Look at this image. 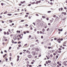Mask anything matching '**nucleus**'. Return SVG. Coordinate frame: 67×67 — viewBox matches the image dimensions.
Wrapping results in <instances>:
<instances>
[{
  "label": "nucleus",
  "mask_w": 67,
  "mask_h": 67,
  "mask_svg": "<svg viewBox=\"0 0 67 67\" xmlns=\"http://www.w3.org/2000/svg\"><path fill=\"white\" fill-rule=\"evenodd\" d=\"M8 31H9V32H10V33H11L12 32H11V31H10V29H8Z\"/></svg>",
  "instance_id": "23"
},
{
  "label": "nucleus",
  "mask_w": 67,
  "mask_h": 67,
  "mask_svg": "<svg viewBox=\"0 0 67 67\" xmlns=\"http://www.w3.org/2000/svg\"><path fill=\"white\" fill-rule=\"evenodd\" d=\"M5 60L6 61H8V58H6L5 59Z\"/></svg>",
  "instance_id": "62"
},
{
  "label": "nucleus",
  "mask_w": 67,
  "mask_h": 67,
  "mask_svg": "<svg viewBox=\"0 0 67 67\" xmlns=\"http://www.w3.org/2000/svg\"><path fill=\"white\" fill-rule=\"evenodd\" d=\"M7 13V11H6L5 12H4V14H6V13Z\"/></svg>",
  "instance_id": "25"
},
{
  "label": "nucleus",
  "mask_w": 67,
  "mask_h": 67,
  "mask_svg": "<svg viewBox=\"0 0 67 67\" xmlns=\"http://www.w3.org/2000/svg\"><path fill=\"white\" fill-rule=\"evenodd\" d=\"M54 40H57V38H54Z\"/></svg>",
  "instance_id": "45"
},
{
  "label": "nucleus",
  "mask_w": 67,
  "mask_h": 67,
  "mask_svg": "<svg viewBox=\"0 0 67 67\" xmlns=\"http://www.w3.org/2000/svg\"><path fill=\"white\" fill-rule=\"evenodd\" d=\"M20 46H21V44H19V45H18V47H20Z\"/></svg>",
  "instance_id": "28"
},
{
  "label": "nucleus",
  "mask_w": 67,
  "mask_h": 67,
  "mask_svg": "<svg viewBox=\"0 0 67 67\" xmlns=\"http://www.w3.org/2000/svg\"><path fill=\"white\" fill-rule=\"evenodd\" d=\"M7 15H9V16H11V15H12V14H8Z\"/></svg>",
  "instance_id": "7"
},
{
  "label": "nucleus",
  "mask_w": 67,
  "mask_h": 67,
  "mask_svg": "<svg viewBox=\"0 0 67 67\" xmlns=\"http://www.w3.org/2000/svg\"><path fill=\"white\" fill-rule=\"evenodd\" d=\"M63 64L64 65V64H66V61H64L63 62Z\"/></svg>",
  "instance_id": "14"
},
{
  "label": "nucleus",
  "mask_w": 67,
  "mask_h": 67,
  "mask_svg": "<svg viewBox=\"0 0 67 67\" xmlns=\"http://www.w3.org/2000/svg\"><path fill=\"white\" fill-rule=\"evenodd\" d=\"M5 41H8V39H5Z\"/></svg>",
  "instance_id": "55"
},
{
  "label": "nucleus",
  "mask_w": 67,
  "mask_h": 67,
  "mask_svg": "<svg viewBox=\"0 0 67 67\" xmlns=\"http://www.w3.org/2000/svg\"><path fill=\"white\" fill-rule=\"evenodd\" d=\"M12 21V20H9V22H10V23H12V21Z\"/></svg>",
  "instance_id": "19"
},
{
  "label": "nucleus",
  "mask_w": 67,
  "mask_h": 67,
  "mask_svg": "<svg viewBox=\"0 0 67 67\" xmlns=\"http://www.w3.org/2000/svg\"><path fill=\"white\" fill-rule=\"evenodd\" d=\"M1 5H3V3H1Z\"/></svg>",
  "instance_id": "54"
},
{
  "label": "nucleus",
  "mask_w": 67,
  "mask_h": 67,
  "mask_svg": "<svg viewBox=\"0 0 67 67\" xmlns=\"http://www.w3.org/2000/svg\"><path fill=\"white\" fill-rule=\"evenodd\" d=\"M11 59H12V58H11V57H10L9 58V60L10 61L11 60Z\"/></svg>",
  "instance_id": "18"
},
{
  "label": "nucleus",
  "mask_w": 67,
  "mask_h": 67,
  "mask_svg": "<svg viewBox=\"0 0 67 67\" xmlns=\"http://www.w3.org/2000/svg\"><path fill=\"white\" fill-rule=\"evenodd\" d=\"M31 64H34V62H31Z\"/></svg>",
  "instance_id": "63"
},
{
  "label": "nucleus",
  "mask_w": 67,
  "mask_h": 67,
  "mask_svg": "<svg viewBox=\"0 0 67 67\" xmlns=\"http://www.w3.org/2000/svg\"><path fill=\"white\" fill-rule=\"evenodd\" d=\"M57 42H58V43H61V41H58L57 40Z\"/></svg>",
  "instance_id": "15"
},
{
  "label": "nucleus",
  "mask_w": 67,
  "mask_h": 67,
  "mask_svg": "<svg viewBox=\"0 0 67 67\" xmlns=\"http://www.w3.org/2000/svg\"><path fill=\"white\" fill-rule=\"evenodd\" d=\"M40 25H41V26H43V23H40Z\"/></svg>",
  "instance_id": "9"
},
{
  "label": "nucleus",
  "mask_w": 67,
  "mask_h": 67,
  "mask_svg": "<svg viewBox=\"0 0 67 67\" xmlns=\"http://www.w3.org/2000/svg\"><path fill=\"white\" fill-rule=\"evenodd\" d=\"M42 31H40V34H42Z\"/></svg>",
  "instance_id": "52"
},
{
  "label": "nucleus",
  "mask_w": 67,
  "mask_h": 67,
  "mask_svg": "<svg viewBox=\"0 0 67 67\" xmlns=\"http://www.w3.org/2000/svg\"><path fill=\"white\" fill-rule=\"evenodd\" d=\"M46 64H48V62H47V61L46 62Z\"/></svg>",
  "instance_id": "31"
},
{
  "label": "nucleus",
  "mask_w": 67,
  "mask_h": 67,
  "mask_svg": "<svg viewBox=\"0 0 67 67\" xmlns=\"http://www.w3.org/2000/svg\"><path fill=\"white\" fill-rule=\"evenodd\" d=\"M19 58H18L17 59V62H18L19 61Z\"/></svg>",
  "instance_id": "30"
},
{
  "label": "nucleus",
  "mask_w": 67,
  "mask_h": 67,
  "mask_svg": "<svg viewBox=\"0 0 67 67\" xmlns=\"http://www.w3.org/2000/svg\"><path fill=\"white\" fill-rule=\"evenodd\" d=\"M50 57L51 58L52 57H53V55L52 54H51L50 55Z\"/></svg>",
  "instance_id": "32"
},
{
  "label": "nucleus",
  "mask_w": 67,
  "mask_h": 67,
  "mask_svg": "<svg viewBox=\"0 0 67 67\" xmlns=\"http://www.w3.org/2000/svg\"><path fill=\"white\" fill-rule=\"evenodd\" d=\"M56 58L57 59V58H58V55H56Z\"/></svg>",
  "instance_id": "43"
},
{
  "label": "nucleus",
  "mask_w": 67,
  "mask_h": 67,
  "mask_svg": "<svg viewBox=\"0 0 67 67\" xmlns=\"http://www.w3.org/2000/svg\"><path fill=\"white\" fill-rule=\"evenodd\" d=\"M46 19L48 21V20H49V18H48V17L47 18H46Z\"/></svg>",
  "instance_id": "38"
},
{
  "label": "nucleus",
  "mask_w": 67,
  "mask_h": 67,
  "mask_svg": "<svg viewBox=\"0 0 67 67\" xmlns=\"http://www.w3.org/2000/svg\"><path fill=\"white\" fill-rule=\"evenodd\" d=\"M20 55H22V52H20Z\"/></svg>",
  "instance_id": "56"
},
{
  "label": "nucleus",
  "mask_w": 67,
  "mask_h": 67,
  "mask_svg": "<svg viewBox=\"0 0 67 67\" xmlns=\"http://www.w3.org/2000/svg\"><path fill=\"white\" fill-rule=\"evenodd\" d=\"M55 21H58V19H57V18L56 19H55Z\"/></svg>",
  "instance_id": "35"
},
{
  "label": "nucleus",
  "mask_w": 67,
  "mask_h": 67,
  "mask_svg": "<svg viewBox=\"0 0 67 67\" xmlns=\"http://www.w3.org/2000/svg\"><path fill=\"white\" fill-rule=\"evenodd\" d=\"M27 44H25L24 45V46H27Z\"/></svg>",
  "instance_id": "47"
},
{
  "label": "nucleus",
  "mask_w": 67,
  "mask_h": 67,
  "mask_svg": "<svg viewBox=\"0 0 67 67\" xmlns=\"http://www.w3.org/2000/svg\"><path fill=\"white\" fill-rule=\"evenodd\" d=\"M4 35H6V34H7V33H6V32L4 31Z\"/></svg>",
  "instance_id": "10"
},
{
  "label": "nucleus",
  "mask_w": 67,
  "mask_h": 67,
  "mask_svg": "<svg viewBox=\"0 0 67 67\" xmlns=\"http://www.w3.org/2000/svg\"><path fill=\"white\" fill-rule=\"evenodd\" d=\"M48 49H50L51 48V47H48Z\"/></svg>",
  "instance_id": "20"
},
{
  "label": "nucleus",
  "mask_w": 67,
  "mask_h": 67,
  "mask_svg": "<svg viewBox=\"0 0 67 67\" xmlns=\"http://www.w3.org/2000/svg\"><path fill=\"white\" fill-rule=\"evenodd\" d=\"M24 34H26V32L25 31L24 32Z\"/></svg>",
  "instance_id": "42"
},
{
  "label": "nucleus",
  "mask_w": 67,
  "mask_h": 67,
  "mask_svg": "<svg viewBox=\"0 0 67 67\" xmlns=\"http://www.w3.org/2000/svg\"><path fill=\"white\" fill-rule=\"evenodd\" d=\"M50 21L51 22V23H52L53 22V20H50Z\"/></svg>",
  "instance_id": "17"
},
{
  "label": "nucleus",
  "mask_w": 67,
  "mask_h": 67,
  "mask_svg": "<svg viewBox=\"0 0 67 67\" xmlns=\"http://www.w3.org/2000/svg\"><path fill=\"white\" fill-rule=\"evenodd\" d=\"M26 32L27 33H29V32H30L29 31H26Z\"/></svg>",
  "instance_id": "29"
},
{
  "label": "nucleus",
  "mask_w": 67,
  "mask_h": 67,
  "mask_svg": "<svg viewBox=\"0 0 67 67\" xmlns=\"http://www.w3.org/2000/svg\"><path fill=\"white\" fill-rule=\"evenodd\" d=\"M29 38H31V35H29Z\"/></svg>",
  "instance_id": "60"
},
{
  "label": "nucleus",
  "mask_w": 67,
  "mask_h": 67,
  "mask_svg": "<svg viewBox=\"0 0 67 67\" xmlns=\"http://www.w3.org/2000/svg\"><path fill=\"white\" fill-rule=\"evenodd\" d=\"M63 39L62 38H61L60 41H63Z\"/></svg>",
  "instance_id": "58"
},
{
  "label": "nucleus",
  "mask_w": 67,
  "mask_h": 67,
  "mask_svg": "<svg viewBox=\"0 0 67 67\" xmlns=\"http://www.w3.org/2000/svg\"><path fill=\"white\" fill-rule=\"evenodd\" d=\"M48 63H51V61L48 60Z\"/></svg>",
  "instance_id": "8"
},
{
  "label": "nucleus",
  "mask_w": 67,
  "mask_h": 67,
  "mask_svg": "<svg viewBox=\"0 0 67 67\" xmlns=\"http://www.w3.org/2000/svg\"><path fill=\"white\" fill-rule=\"evenodd\" d=\"M29 67H32V65H29Z\"/></svg>",
  "instance_id": "64"
},
{
  "label": "nucleus",
  "mask_w": 67,
  "mask_h": 67,
  "mask_svg": "<svg viewBox=\"0 0 67 67\" xmlns=\"http://www.w3.org/2000/svg\"><path fill=\"white\" fill-rule=\"evenodd\" d=\"M58 31H62L63 29H58Z\"/></svg>",
  "instance_id": "4"
},
{
  "label": "nucleus",
  "mask_w": 67,
  "mask_h": 67,
  "mask_svg": "<svg viewBox=\"0 0 67 67\" xmlns=\"http://www.w3.org/2000/svg\"><path fill=\"white\" fill-rule=\"evenodd\" d=\"M53 17H54V18H55V17H56V15H54L53 16Z\"/></svg>",
  "instance_id": "49"
},
{
  "label": "nucleus",
  "mask_w": 67,
  "mask_h": 67,
  "mask_svg": "<svg viewBox=\"0 0 67 67\" xmlns=\"http://www.w3.org/2000/svg\"><path fill=\"white\" fill-rule=\"evenodd\" d=\"M61 51H59L58 52L59 53H61Z\"/></svg>",
  "instance_id": "27"
},
{
  "label": "nucleus",
  "mask_w": 67,
  "mask_h": 67,
  "mask_svg": "<svg viewBox=\"0 0 67 67\" xmlns=\"http://www.w3.org/2000/svg\"><path fill=\"white\" fill-rule=\"evenodd\" d=\"M24 20H22L21 21V22H24Z\"/></svg>",
  "instance_id": "33"
},
{
  "label": "nucleus",
  "mask_w": 67,
  "mask_h": 67,
  "mask_svg": "<svg viewBox=\"0 0 67 67\" xmlns=\"http://www.w3.org/2000/svg\"><path fill=\"white\" fill-rule=\"evenodd\" d=\"M42 32H45V29H42Z\"/></svg>",
  "instance_id": "12"
},
{
  "label": "nucleus",
  "mask_w": 67,
  "mask_h": 67,
  "mask_svg": "<svg viewBox=\"0 0 67 67\" xmlns=\"http://www.w3.org/2000/svg\"><path fill=\"white\" fill-rule=\"evenodd\" d=\"M14 44H16V43H17V42H14Z\"/></svg>",
  "instance_id": "48"
},
{
  "label": "nucleus",
  "mask_w": 67,
  "mask_h": 67,
  "mask_svg": "<svg viewBox=\"0 0 67 67\" xmlns=\"http://www.w3.org/2000/svg\"><path fill=\"white\" fill-rule=\"evenodd\" d=\"M35 51L36 52V51H37L38 52L39 51V49L37 48H36L35 49Z\"/></svg>",
  "instance_id": "3"
},
{
  "label": "nucleus",
  "mask_w": 67,
  "mask_h": 67,
  "mask_svg": "<svg viewBox=\"0 0 67 67\" xmlns=\"http://www.w3.org/2000/svg\"><path fill=\"white\" fill-rule=\"evenodd\" d=\"M14 38V41L16 40V39H17V38H16V37H15L14 38V37L13 38Z\"/></svg>",
  "instance_id": "6"
},
{
  "label": "nucleus",
  "mask_w": 67,
  "mask_h": 67,
  "mask_svg": "<svg viewBox=\"0 0 67 67\" xmlns=\"http://www.w3.org/2000/svg\"><path fill=\"white\" fill-rule=\"evenodd\" d=\"M38 1H37L36 2V4H38Z\"/></svg>",
  "instance_id": "13"
},
{
  "label": "nucleus",
  "mask_w": 67,
  "mask_h": 67,
  "mask_svg": "<svg viewBox=\"0 0 67 67\" xmlns=\"http://www.w3.org/2000/svg\"><path fill=\"white\" fill-rule=\"evenodd\" d=\"M12 43H14V41L13 40H12Z\"/></svg>",
  "instance_id": "24"
},
{
  "label": "nucleus",
  "mask_w": 67,
  "mask_h": 67,
  "mask_svg": "<svg viewBox=\"0 0 67 67\" xmlns=\"http://www.w3.org/2000/svg\"><path fill=\"white\" fill-rule=\"evenodd\" d=\"M5 55H4L3 56V58H4V57H5Z\"/></svg>",
  "instance_id": "51"
},
{
  "label": "nucleus",
  "mask_w": 67,
  "mask_h": 67,
  "mask_svg": "<svg viewBox=\"0 0 67 67\" xmlns=\"http://www.w3.org/2000/svg\"><path fill=\"white\" fill-rule=\"evenodd\" d=\"M27 57L29 58H32V55H31L29 54L28 55Z\"/></svg>",
  "instance_id": "2"
},
{
  "label": "nucleus",
  "mask_w": 67,
  "mask_h": 67,
  "mask_svg": "<svg viewBox=\"0 0 67 67\" xmlns=\"http://www.w3.org/2000/svg\"><path fill=\"white\" fill-rule=\"evenodd\" d=\"M27 16H28V15H25V17H26H26H27Z\"/></svg>",
  "instance_id": "39"
},
{
  "label": "nucleus",
  "mask_w": 67,
  "mask_h": 67,
  "mask_svg": "<svg viewBox=\"0 0 67 67\" xmlns=\"http://www.w3.org/2000/svg\"><path fill=\"white\" fill-rule=\"evenodd\" d=\"M59 65L60 66H62V64H61V63H60L59 64Z\"/></svg>",
  "instance_id": "26"
},
{
  "label": "nucleus",
  "mask_w": 67,
  "mask_h": 67,
  "mask_svg": "<svg viewBox=\"0 0 67 67\" xmlns=\"http://www.w3.org/2000/svg\"><path fill=\"white\" fill-rule=\"evenodd\" d=\"M41 38H43V36H42L41 37Z\"/></svg>",
  "instance_id": "59"
},
{
  "label": "nucleus",
  "mask_w": 67,
  "mask_h": 67,
  "mask_svg": "<svg viewBox=\"0 0 67 67\" xmlns=\"http://www.w3.org/2000/svg\"><path fill=\"white\" fill-rule=\"evenodd\" d=\"M35 2H34L32 3V4H35Z\"/></svg>",
  "instance_id": "11"
},
{
  "label": "nucleus",
  "mask_w": 67,
  "mask_h": 67,
  "mask_svg": "<svg viewBox=\"0 0 67 67\" xmlns=\"http://www.w3.org/2000/svg\"><path fill=\"white\" fill-rule=\"evenodd\" d=\"M47 12L48 13H51V11H48Z\"/></svg>",
  "instance_id": "36"
},
{
  "label": "nucleus",
  "mask_w": 67,
  "mask_h": 67,
  "mask_svg": "<svg viewBox=\"0 0 67 67\" xmlns=\"http://www.w3.org/2000/svg\"><path fill=\"white\" fill-rule=\"evenodd\" d=\"M36 16H38V15L37 14H36Z\"/></svg>",
  "instance_id": "61"
},
{
  "label": "nucleus",
  "mask_w": 67,
  "mask_h": 67,
  "mask_svg": "<svg viewBox=\"0 0 67 67\" xmlns=\"http://www.w3.org/2000/svg\"><path fill=\"white\" fill-rule=\"evenodd\" d=\"M5 40V39H3V42H4V40Z\"/></svg>",
  "instance_id": "46"
},
{
  "label": "nucleus",
  "mask_w": 67,
  "mask_h": 67,
  "mask_svg": "<svg viewBox=\"0 0 67 67\" xmlns=\"http://www.w3.org/2000/svg\"><path fill=\"white\" fill-rule=\"evenodd\" d=\"M32 54L33 55H35L36 54V52H35L34 51H32Z\"/></svg>",
  "instance_id": "1"
},
{
  "label": "nucleus",
  "mask_w": 67,
  "mask_h": 67,
  "mask_svg": "<svg viewBox=\"0 0 67 67\" xmlns=\"http://www.w3.org/2000/svg\"><path fill=\"white\" fill-rule=\"evenodd\" d=\"M25 2V1H24L23 2L21 1V4H23V3H24V2Z\"/></svg>",
  "instance_id": "5"
},
{
  "label": "nucleus",
  "mask_w": 67,
  "mask_h": 67,
  "mask_svg": "<svg viewBox=\"0 0 67 67\" xmlns=\"http://www.w3.org/2000/svg\"><path fill=\"white\" fill-rule=\"evenodd\" d=\"M60 9L61 10V11H62V10H63V8H60Z\"/></svg>",
  "instance_id": "21"
},
{
  "label": "nucleus",
  "mask_w": 67,
  "mask_h": 67,
  "mask_svg": "<svg viewBox=\"0 0 67 67\" xmlns=\"http://www.w3.org/2000/svg\"><path fill=\"white\" fill-rule=\"evenodd\" d=\"M11 49V47H10L9 48V49Z\"/></svg>",
  "instance_id": "41"
},
{
  "label": "nucleus",
  "mask_w": 67,
  "mask_h": 67,
  "mask_svg": "<svg viewBox=\"0 0 67 67\" xmlns=\"http://www.w3.org/2000/svg\"><path fill=\"white\" fill-rule=\"evenodd\" d=\"M42 18H43V19H44L45 18V16H42Z\"/></svg>",
  "instance_id": "22"
},
{
  "label": "nucleus",
  "mask_w": 67,
  "mask_h": 67,
  "mask_svg": "<svg viewBox=\"0 0 67 67\" xmlns=\"http://www.w3.org/2000/svg\"><path fill=\"white\" fill-rule=\"evenodd\" d=\"M33 24L35 26V23H33Z\"/></svg>",
  "instance_id": "57"
},
{
  "label": "nucleus",
  "mask_w": 67,
  "mask_h": 67,
  "mask_svg": "<svg viewBox=\"0 0 67 67\" xmlns=\"http://www.w3.org/2000/svg\"><path fill=\"white\" fill-rule=\"evenodd\" d=\"M21 42L20 41H19L18 42V44H21Z\"/></svg>",
  "instance_id": "37"
},
{
  "label": "nucleus",
  "mask_w": 67,
  "mask_h": 67,
  "mask_svg": "<svg viewBox=\"0 0 67 67\" xmlns=\"http://www.w3.org/2000/svg\"><path fill=\"white\" fill-rule=\"evenodd\" d=\"M57 64H59V62H57Z\"/></svg>",
  "instance_id": "44"
},
{
  "label": "nucleus",
  "mask_w": 67,
  "mask_h": 67,
  "mask_svg": "<svg viewBox=\"0 0 67 67\" xmlns=\"http://www.w3.org/2000/svg\"><path fill=\"white\" fill-rule=\"evenodd\" d=\"M26 14H27L28 15H29V13H26Z\"/></svg>",
  "instance_id": "53"
},
{
  "label": "nucleus",
  "mask_w": 67,
  "mask_h": 67,
  "mask_svg": "<svg viewBox=\"0 0 67 67\" xmlns=\"http://www.w3.org/2000/svg\"><path fill=\"white\" fill-rule=\"evenodd\" d=\"M64 15H66V12H64Z\"/></svg>",
  "instance_id": "40"
},
{
  "label": "nucleus",
  "mask_w": 67,
  "mask_h": 67,
  "mask_svg": "<svg viewBox=\"0 0 67 67\" xmlns=\"http://www.w3.org/2000/svg\"><path fill=\"white\" fill-rule=\"evenodd\" d=\"M49 29V28H48L47 30V31H48Z\"/></svg>",
  "instance_id": "34"
},
{
  "label": "nucleus",
  "mask_w": 67,
  "mask_h": 67,
  "mask_svg": "<svg viewBox=\"0 0 67 67\" xmlns=\"http://www.w3.org/2000/svg\"><path fill=\"white\" fill-rule=\"evenodd\" d=\"M58 49L60 51V50H62V48H59Z\"/></svg>",
  "instance_id": "50"
},
{
  "label": "nucleus",
  "mask_w": 67,
  "mask_h": 67,
  "mask_svg": "<svg viewBox=\"0 0 67 67\" xmlns=\"http://www.w3.org/2000/svg\"><path fill=\"white\" fill-rule=\"evenodd\" d=\"M7 35H9V32L8 31H7Z\"/></svg>",
  "instance_id": "16"
}]
</instances>
